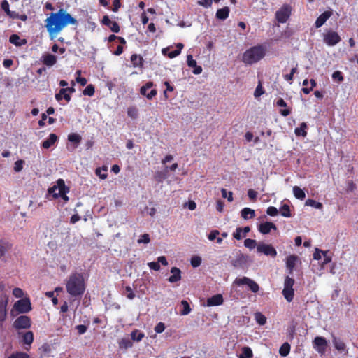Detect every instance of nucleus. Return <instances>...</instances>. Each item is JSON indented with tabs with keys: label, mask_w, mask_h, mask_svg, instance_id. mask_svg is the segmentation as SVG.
<instances>
[{
	"label": "nucleus",
	"mask_w": 358,
	"mask_h": 358,
	"mask_svg": "<svg viewBox=\"0 0 358 358\" xmlns=\"http://www.w3.org/2000/svg\"><path fill=\"white\" fill-rule=\"evenodd\" d=\"M131 62L134 67H141L143 64V57L136 54H133L131 56Z\"/></svg>",
	"instance_id": "30"
},
{
	"label": "nucleus",
	"mask_w": 358,
	"mask_h": 358,
	"mask_svg": "<svg viewBox=\"0 0 358 358\" xmlns=\"http://www.w3.org/2000/svg\"><path fill=\"white\" fill-rule=\"evenodd\" d=\"M181 305L182 306V310L180 312V315H187L191 312V308L188 302L185 300L181 301Z\"/></svg>",
	"instance_id": "42"
},
{
	"label": "nucleus",
	"mask_w": 358,
	"mask_h": 358,
	"mask_svg": "<svg viewBox=\"0 0 358 358\" xmlns=\"http://www.w3.org/2000/svg\"><path fill=\"white\" fill-rule=\"evenodd\" d=\"M165 329V324L160 322L157 324V325L155 327V331L157 334L162 333Z\"/></svg>",
	"instance_id": "54"
},
{
	"label": "nucleus",
	"mask_w": 358,
	"mask_h": 358,
	"mask_svg": "<svg viewBox=\"0 0 358 358\" xmlns=\"http://www.w3.org/2000/svg\"><path fill=\"white\" fill-rule=\"evenodd\" d=\"M313 348L320 353H323L327 346V342L324 337L317 336L313 341Z\"/></svg>",
	"instance_id": "13"
},
{
	"label": "nucleus",
	"mask_w": 358,
	"mask_h": 358,
	"mask_svg": "<svg viewBox=\"0 0 358 358\" xmlns=\"http://www.w3.org/2000/svg\"><path fill=\"white\" fill-rule=\"evenodd\" d=\"M257 194H258L257 192H256L254 189H250L248 191V196L252 201H255L256 200V199L257 197Z\"/></svg>",
	"instance_id": "59"
},
{
	"label": "nucleus",
	"mask_w": 358,
	"mask_h": 358,
	"mask_svg": "<svg viewBox=\"0 0 358 358\" xmlns=\"http://www.w3.org/2000/svg\"><path fill=\"white\" fill-rule=\"evenodd\" d=\"M9 41L14 44L16 46H22L27 43V41L25 39L20 40V36L17 34H12L9 38Z\"/></svg>",
	"instance_id": "26"
},
{
	"label": "nucleus",
	"mask_w": 358,
	"mask_h": 358,
	"mask_svg": "<svg viewBox=\"0 0 358 358\" xmlns=\"http://www.w3.org/2000/svg\"><path fill=\"white\" fill-rule=\"evenodd\" d=\"M69 191V187L65 185L63 179H59L57 181V185H54L48 189L49 193H52L54 195L66 194Z\"/></svg>",
	"instance_id": "10"
},
{
	"label": "nucleus",
	"mask_w": 358,
	"mask_h": 358,
	"mask_svg": "<svg viewBox=\"0 0 358 358\" xmlns=\"http://www.w3.org/2000/svg\"><path fill=\"white\" fill-rule=\"evenodd\" d=\"M57 139L58 137L55 134H50L49 137L43 141L41 147L45 149H48L56 143Z\"/></svg>",
	"instance_id": "22"
},
{
	"label": "nucleus",
	"mask_w": 358,
	"mask_h": 358,
	"mask_svg": "<svg viewBox=\"0 0 358 358\" xmlns=\"http://www.w3.org/2000/svg\"><path fill=\"white\" fill-rule=\"evenodd\" d=\"M266 48L263 45H257L248 49L243 55L242 61L246 64H252L263 59Z\"/></svg>",
	"instance_id": "3"
},
{
	"label": "nucleus",
	"mask_w": 358,
	"mask_h": 358,
	"mask_svg": "<svg viewBox=\"0 0 358 358\" xmlns=\"http://www.w3.org/2000/svg\"><path fill=\"white\" fill-rule=\"evenodd\" d=\"M241 215L243 219L248 220L255 217V212L250 208H244L241 210Z\"/></svg>",
	"instance_id": "27"
},
{
	"label": "nucleus",
	"mask_w": 358,
	"mask_h": 358,
	"mask_svg": "<svg viewBox=\"0 0 358 358\" xmlns=\"http://www.w3.org/2000/svg\"><path fill=\"white\" fill-rule=\"evenodd\" d=\"M223 297L222 294H217L208 298L206 301L208 306H220L223 303Z\"/></svg>",
	"instance_id": "19"
},
{
	"label": "nucleus",
	"mask_w": 358,
	"mask_h": 358,
	"mask_svg": "<svg viewBox=\"0 0 358 358\" xmlns=\"http://www.w3.org/2000/svg\"><path fill=\"white\" fill-rule=\"evenodd\" d=\"M8 358H29V357L25 352H17L11 354Z\"/></svg>",
	"instance_id": "51"
},
{
	"label": "nucleus",
	"mask_w": 358,
	"mask_h": 358,
	"mask_svg": "<svg viewBox=\"0 0 358 358\" xmlns=\"http://www.w3.org/2000/svg\"><path fill=\"white\" fill-rule=\"evenodd\" d=\"M280 212L281 215L285 217H290L292 216L289 206L287 204H283L280 209Z\"/></svg>",
	"instance_id": "40"
},
{
	"label": "nucleus",
	"mask_w": 358,
	"mask_h": 358,
	"mask_svg": "<svg viewBox=\"0 0 358 358\" xmlns=\"http://www.w3.org/2000/svg\"><path fill=\"white\" fill-rule=\"evenodd\" d=\"M323 250L316 248L313 256V259L316 260H319L321 259V255L323 254Z\"/></svg>",
	"instance_id": "63"
},
{
	"label": "nucleus",
	"mask_w": 358,
	"mask_h": 358,
	"mask_svg": "<svg viewBox=\"0 0 358 358\" xmlns=\"http://www.w3.org/2000/svg\"><path fill=\"white\" fill-rule=\"evenodd\" d=\"M13 327L17 329H29L31 327V319L28 316L21 315L15 320Z\"/></svg>",
	"instance_id": "12"
},
{
	"label": "nucleus",
	"mask_w": 358,
	"mask_h": 358,
	"mask_svg": "<svg viewBox=\"0 0 358 358\" xmlns=\"http://www.w3.org/2000/svg\"><path fill=\"white\" fill-rule=\"evenodd\" d=\"M150 238L148 234H144L140 236V238L138 239L137 243H145L147 244L150 243Z\"/></svg>",
	"instance_id": "47"
},
{
	"label": "nucleus",
	"mask_w": 358,
	"mask_h": 358,
	"mask_svg": "<svg viewBox=\"0 0 358 358\" xmlns=\"http://www.w3.org/2000/svg\"><path fill=\"white\" fill-rule=\"evenodd\" d=\"M24 160L22 159H19V160H17L15 162V166H14V171L15 172H20L23 169V164H24Z\"/></svg>",
	"instance_id": "50"
},
{
	"label": "nucleus",
	"mask_w": 358,
	"mask_h": 358,
	"mask_svg": "<svg viewBox=\"0 0 358 358\" xmlns=\"http://www.w3.org/2000/svg\"><path fill=\"white\" fill-rule=\"evenodd\" d=\"M298 260V257L295 255H291L286 259V267L289 270V274L293 273L296 262Z\"/></svg>",
	"instance_id": "20"
},
{
	"label": "nucleus",
	"mask_w": 358,
	"mask_h": 358,
	"mask_svg": "<svg viewBox=\"0 0 358 358\" xmlns=\"http://www.w3.org/2000/svg\"><path fill=\"white\" fill-rule=\"evenodd\" d=\"M332 78L334 80H337L338 82H342L343 80L342 73L339 71H334L332 74Z\"/></svg>",
	"instance_id": "55"
},
{
	"label": "nucleus",
	"mask_w": 358,
	"mask_h": 358,
	"mask_svg": "<svg viewBox=\"0 0 358 358\" xmlns=\"http://www.w3.org/2000/svg\"><path fill=\"white\" fill-rule=\"evenodd\" d=\"M171 275L169 276L168 280L171 283H174L181 280V271L177 267L171 268Z\"/></svg>",
	"instance_id": "21"
},
{
	"label": "nucleus",
	"mask_w": 358,
	"mask_h": 358,
	"mask_svg": "<svg viewBox=\"0 0 358 358\" xmlns=\"http://www.w3.org/2000/svg\"><path fill=\"white\" fill-rule=\"evenodd\" d=\"M243 231L242 227H237L233 233V237L236 240H241L243 236L241 235Z\"/></svg>",
	"instance_id": "52"
},
{
	"label": "nucleus",
	"mask_w": 358,
	"mask_h": 358,
	"mask_svg": "<svg viewBox=\"0 0 358 358\" xmlns=\"http://www.w3.org/2000/svg\"><path fill=\"white\" fill-rule=\"evenodd\" d=\"M271 229H277L275 224L271 222H265L258 226V230L262 234H269Z\"/></svg>",
	"instance_id": "17"
},
{
	"label": "nucleus",
	"mask_w": 358,
	"mask_h": 358,
	"mask_svg": "<svg viewBox=\"0 0 358 358\" xmlns=\"http://www.w3.org/2000/svg\"><path fill=\"white\" fill-rule=\"evenodd\" d=\"M229 11L230 10L227 6L218 9L216 12V17L224 20L229 17Z\"/></svg>",
	"instance_id": "24"
},
{
	"label": "nucleus",
	"mask_w": 358,
	"mask_h": 358,
	"mask_svg": "<svg viewBox=\"0 0 358 358\" xmlns=\"http://www.w3.org/2000/svg\"><path fill=\"white\" fill-rule=\"evenodd\" d=\"M1 8L4 10L6 15L10 12L9 3L6 0L2 1Z\"/></svg>",
	"instance_id": "64"
},
{
	"label": "nucleus",
	"mask_w": 358,
	"mask_h": 358,
	"mask_svg": "<svg viewBox=\"0 0 358 358\" xmlns=\"http://www.w3.org/2000/svg\"><path fill=\"white\" fill-rule=\"evenodd\" d=\"M308 127L306 122H302L300 124L299 127H297L294 130V133L296 136H302L306 137L307 136V129Z\"/></svg>",
	"instance_id": "28"
},
{
	"label": "nucleus",
	"mask_w": 358,
	"mask_h": 358,
	"mask_svg": "<svg viewBox=\"0 0 358 358\" xmlns=\"http://www.w3.org/2000/svg\"><path fill=\"white\" fill-rule=\"evenodd\" d=\"M125 291L127 292V297L129 299H134L135 297V294L134 293L131 287L129 286H127L125 287Z\"/></svg>",
	"instance_id": "60"
},
{
	"label": "nucleus",
	"mask_w": 358,
	"mask_h": 358,
	"mask_svg": "<svg viewBox=\"0 0 358 358\" xmlns=\"http://www.w3.org/2000/svg\"><path fill=\"white\" fill-rule=\"evenodd\" d=\"M68 140L70 142L74 143L78 145L80 143L82 138L78 134L71 133V134H69Z\"/></svg>",
	"instance_id": "39"
},
{
	"label": "nucleus",
	"mask_w": 358,
	"mask_h": 358,
	"mask_svg": "<svg viewBox=\"0 0 358 358\" xmlns=\"http://www.w3.org/2000/svg\"><path fill=\"white\" fill-rule=\"evenodd\" d=\"M119 345L121 348L127 349L132 347L133 343L128 338H122Z\"/></svg>",
	"instance_id": "44"
},
{
	"label": "nucleus",
	"mask_w": 358,
	"mask_h": 358,
	"mask_svg": "<svg viewBox=\"0 0 358 358\" xmlns=\"http://www.w3.org/2000/svg\"><path fill=\"white\" fill-rule=\"evenodd\" d=\"M292 8L288 4L283 5L275 13V18L279 23H285L291 15Z\"/></svg>",
	"instance_id": "6"
},
{
	"label": "nucleus",
	"mask_w": 358,
	"mask_h": 358,
	"mask_svg": "<svg viewBox=\"0 0 358 358\" xmlns=\"http://www.w3.org/2000/svg\"><path fill=\"white\" fill-rule=\"evenodd\" d=\"M95 89L93 85H88L83 91V94L85 96H92L94 94Z\"/></svg>",
	"instance_id": "43"
},
{
	"label": "nucleus",
	"mask_w": 358,
	"mask_h": 358,
	"mask_svg": "<svg viewBox=\"0 0 358 358\" xmlns=\"http://www.w3.org/2000/svg\"><path fill=\"white\" fill-rule=\"evenodd\" d=\"M266 213L270 216H276L278 214V210L274 206H269L266 210Z\"/></svg>",
	"instance_id": "53"
},
{
	"label": "nucleus",
	"mask_w": 358,
	"mask_h": 358,
	"mask_svg": "<svg viewBox=\"0 0 358 358\" xmlns=\"http://www.w3.org/2000/svg\"><path fill=\"white\" fill-rule=\"evenodd\" d=\"M57 57L50 53H45L41 57L42 63L48 67L54 66L57 63Z\"/></svg>",
	"instance_id": "18"
},
{
	"label": "nucleus",
	"mask_w": 358,
	"mask_h": 358,
	"mask_svg": "<svg viewBox=\"0 0 358 358\" xmlns=\"http://www.w3.org/2000/svg\"><path fill=\"white\" fill-rule=\"evenodd\" d=\"M45 27L50 36L60 32L68 24L76 25L78 21L63 8L52 13L45 20Z\"/></svg>",
	"instance_id": "1"
},
{
	"label": "nucleus",
	"mask_w": 358,
	"mask_h": 358,
	"mask_svg": "<svg viewBox=\"0 0 358 358\" xmlns=\"http://www.w3.org/2000/svg\"><path fill=\"white\" fill-rule=\"evenodd\" d=\"M149 268L154 271H159L160 269V265L158 262H151L148 264Z\"/></svg>",
	"instance_id": "58"
},
{
	"label": "nucleus",
	"mask_w": 358,
	"mask_h": 358,
	"mask_svg": "<svg viewBox=\"0 0 358 358\" xmlns=\"http://www.w3.org/2000/svg\"><path fill=\"white\" fill-rule=\"evenodd\" d=\"M306 206L313 207L317 209H322L323 208V205L320 202H317L314 199H308L306 200Z\"/></svg>",
	"instance_id": "38"
},
{
	"label": "nucleus",
	"mask_w": 358,
	"mask_h": 358,
	"mask_svg": "<svg viewBox=\"0 0 358 358\" xmlns=\"http://www.w3.org/2000/svg\"><path fill=\"white\" fill-rule=\"evenodd\" d=\"M255 319L259 325H264L266 322V317L259 312L255 314Z\"/></svg>",
	"instance_id": "41"
},
{
	"label": "nucleus",
	"mask_w": 358,
	"mask_h": 358,
	"mask_svg": "<svg viewBox=\"0 0 358 358\" xmlns=\"http://www.w3.org/2000/svg\"><path fill=\"white\" fill-rule=\"evenodd\" d=\"M293 194L296 199L300 200H303L306 197L304 191L298 186L293 187Z\"/></svg>",
	"instance_id": "33"
},
{
	"label": "nucleus",
	"mask_w": 358,
	"mask_h": 358,
	"mask_svg": "<svg viewBox=\"0 0 358 358\" xmlns=\"http://www.w3.org/2000/svg\"><path fill=\"white\" fill-rule=\"evenodd\" d=\"M8 303V297L7 295H3L2 301L0 302V322H3L6 319L7 306Z\"/></svg>",
	"instance_id": "14"
},
{
	"label": "nucleus",
	"mask_w": 358,
	"mask_h": 358,
	"mask_svg": "<svg viewBox=\"0 0 358 358\" xmlns=\"http://www.w3.org/2000/svg\"><path fill=\"white\" fill-rule=\"evenodd\" d=\"M156 85L152 82L148 81L145 85L141 87L140 94L145 96L148 100H152L157 94V90L155 88Z\"/></svg>",
	"instance_id": "5"
},
{
	"label": "nucleus",
	"mask_w": 358,
	"mask_h": 358,
	"mask_svg": "<svg viewBox=\"0 0 358 358\" xmlns=\"http://www.w3.org/2000/svg\"><path fill=\"white\" fill-rule=\"evenodd\" d=\"M323 41L329 46H334L341 41V38L337 32L329 30L324 34Z\"/></svg>",
	"instance_id": "8"
},
{
	"label": "nucleus",
	"mask_w": 358,
	"mask_h": 358,
	"mask_svg": "<svg viewBox=\"0 0 358 358\" xmlns=\"http://www.w3.org/2000/svg\"><path fill=\"white\" fill-rule=\"evenodd\" d=\"M34 341V334L32 331H27L22 336V342L24 344L30 345Z\"/></svg>",
	"instance_id": "36"
},
{
	"label": "nucleus",
	"mask_w": 358,
	"mask_h": 358,
	"mask_svg": "<svg viewBox=\"0 0 358 358\" xmlns=\"http://www.w3.org/2000/svg\"><path fill=\"white\" fill-rule=\"evenodd\" d=\"M248 261V256L243 254L238 255L235 260L233 261L232 264L235 267L241 266L242 264H245Z\"/></svg>",
	"instance_id": "31"
},
{
	"label": "nucleus",
	"mask_w": 358,
	"mask_h": 358,
	"mask_svg": "<svg viewBox=\"0 0 358 358\" xmlns=\"http://www.w3.org/2000/svg\"><path fill=\"white\" fill-rule=\"evenodd\" d=\"M333 12L332 10H326L323 13H322L316 20L315 22V26L316 28L321 27L327 20L332 15Z\"/></svg>",
	"instance_id": "16"
},
{
	"label": "nucleus",
	"mask_w": 358,
	"mask_h": 358,
	"mask_svg": "<svg viewBox=\"0 0 358 358\" xmlns=\"http://www.w3.org/2000/svg\"><path fill=\"white\" fill-rule=\"evenodd\" d=\"M144 333L140 331L138 329H135L131 333V338L134 341L139 342L144 338Z\"/></svg>",
	"instance_id": "34"
},
{
	"label": "nucleus",
	"mask_w": 358,
	"mask_h": 358,
	"mask_svg": "<svg viewBox=\"0 0 358 358\" xmlns=\"http://www.w3.org/2000/svg\"><path fill=\"white\" fill-rule=\"evenodd\" d=\"M76 74L78 75L76 77V82L78 83L81 86H85L87 84V80L85 78L80 77L81 71L78 70L76 71Z\"/></svg>",
	"instance_id": "46"
},
{
	"label": "nucleus",
	"mask_w": 358,
	"mask_h": 358,
	"mask_svg": "<svg viewBox=\"0 0 358 358\" xmlns=\"http://www.w3.org/2000/svg\"><path fill=\"white\" fill-rule=\"evenodd\" d=\"M187 65L189 67H192L193 68L194 66H196V65H197L196 60H194L193 59V57H192V55H187Z\"/></svg>",
	"instance_id": "57"
},
{
	"label": "nucleus",
	"mask_w": 358,
	"mask_h": 358,
	"mask_svg": "<svg viewBox=\"0 0 358 358\" xmlns=\"http://www.w3.org/2000/svg\"><path fill=\"white\" fill-rule=\"evenodd\" d=\"M162 54L165 56H167L170 59H173L180 54V50L176 49L174 50L170 51L169 48H166L162 50Z\"/></svg>",
	"instance_id": "32"
},
{
	"label": "nucleus",
	"mask_w": 358,
	"mask_h": 358,
	"mask_svg": "<svg viewBox=\"0 0 358 358\" xmlns=\"http://www.w3.org/2000/svg\"><path fill=\"white\" fill-rule=\"evenodd\" d=\"M244 245L250 250H252L256 247L257 242L254 239L247 238L244 241Z\"/></svg>",
	"instance_id": "45"
},
{
	"label": "nucleus",
	"mask_w": 358,
	"mask_h": 358,
	"mask_svg": "<svg viewBox=\"0 0 358 358\" xmlns=\"http://www.w3.org/2000/svg\"><path fill=\"white\" fill-rule=\"evenodd\" d=\"M55 97L57 101H60L64 99L67 103L69 102L71 99V95L66 92L65 88H61L59 92L55 94Z\"/></svg>",
	"instance_id": "23"
},
{
	"label": "nucleus",
	"mask_w": 358,
	"mask_h": 358,
	"mask_svg": "<svg viewBox=\"0 0 358 358\" xmlns=\"http://www.w3.org/2000/svg\"><path fill=\"white\" fill-rule=\"evenodd\" d=\"M220 234V232L218 230H213L210 232V234L208 236V238L210 241H213L217 238V236Z\"/></svg>",
	"instance_id": "62"
},
{
	"label": "nucleus",
	"mask_w": 358,
	"mask_h": 358,
	"mask_svg": "<svg viewBox=\"0 0 358 358\" xmlns=\"http://www.w3.org/2000/svg\"><path fill=\"white\" fill-rule=\"evenodd\" d=\"M15 309L20 313H27L31 310L29 299L24 298L17 301L14 304Z\"/></svg>",
	"instance_id": "9"
},
{
	"label": "nucleus",
	"mask_w": 358,
	"mask_h": 358,
	"mask_svg": "<svg viewBox=\"0 0 358 358\" xmlns=\"http://www.w3.org/2000/svg\"><path fill=\"white\" fill-rule=\"evenodd\" d=\"M127 115L131 119H136L138 116V110L136 106H130L127 108Z\"/></svg>",
	"instance_id": "37"
},
{
	"label": "nucleus",
	"mask_w": 358,
	"mask_h": 358,
	"mask_svg": "<svg viewBox=\"0 0 358 358\" xmlns=\"http://www.w3.org/2000/svg\"><path fill=\"white\" fill-rule=\"evenodd\" d=\"M257 250L259 253H262L271 257H275L277 256L276 250L271 244H266L264 243H259L257 246Z\"/></svg>",
	"instance_id": "11"
},
{
	"label": "nucleus",
	"mask_w": 358,
	"mask_h": 358,
	"mask_svg": "<svg viewBox=\"0 0 358 358\" xmlns=\"http://www.w3.org/2000/svg\"><path fill=\"white\" fill-rule=\"evenodd\" d=\"M13 294L16 297V298H21L22 297V296L24 295V292L22 291V289L19 288V287H15L13 289Z\"/></svg>",
	"instance_id": "56"
},
{
	"label": "nucleus",
	"mask_w": 358,
	"mask_h": 358,
	"mask_svg": "<svg viewBox=\"0 0 358 358\" xmlns=\"http://www.w3.org/2000/svg\"><path fill=\"white\" fill-rule=\"evenodd\" d=\"M66 289L67 293L73 297L82 296L86 289L83 275L79 273L71 274L66 281Z\"/></svg>",
	"instance_id": "2"
},
{
	"label": "nucleus",
	"mask_w": 358,
	"mask_h": 358,
	"mask_svg": "<svg viewBox=\"0 0 358 358\" xmlns=\"http://www.w3.org/2000/svg\"><path fill=\"white\" fill-rule=\"evenodd\" d=\"M264 93V90L262 87V83L259 82L258 85L257 86L255 92H254V96L255 98L259 97L261 95H262Z\"/></svg>",
	"instance_id": "49"
},
{
	"label": "nucleus",
	"mask_w": 358,
	"mask_h": 358,
	"mask_svg": "<svg viewBox=\"0 0 358 358\" xmlns=\"http://www.w3.org/2000/svg\"><path fill=\"white\" fill-rule=\"evenodd\" d=\"M290 345L288 343H284L279 349V353L282 357H286L290 352Z\"/></svg>",
	"instance_id": "35"
},
{
	"label": "nucleus",
	"mask_w": 358,
	"mask_h": 358,
	"mask_svg": "<svg viewBox=\"0 0 358 358\" xmlns=\"http://www.w3.org/2000/svg\"><path fill=\"white\" fill-rule=\"evenodd\" d=\"M201 264V258L199 256H194L191 259V265L194 268H196L199 266Z\"/></svg>",
	"instance_id": "48"
},
{
	"label": "nucleus",
	"mask_w": 358,
	"mask_h": 358,
	"mask_svg": "<svg viewBox=\"0 0 358 358\" xmlns=\"http://www.w3.org/2000/svg\"><path fill=\"white\" fill-rule=\"evenodd\" d=\"M295 283L294 278L286 276L284 280V287L282 294L287 302H291L294 296V289L293 288Z\"/></svg>",
	"instance_id": "4"
},
{
	"label": "nucleus",
	"mask_w": 358,
	"mask_h": 358,
	"mask_svg": "<svg viewBox=\"0 0 358 358\" xmlns=\"http://www.w3.org/2000/svg\"><path fill=\"white\" fill-rule=\"evenodd\" d=\"M234 283L238 286L245 285L254 293L258 292V291L259 289V285L255 281H254L253 280H252L248 277H243L241 278H236V280H234Z\"/></svg>",
	"instance_id": "7"
},
{
	"label": "nucleus",
	"mask_w": 358,
	"mask_h": 358,
	"mask_svg": "<svg viewBox=\"0 0 358 358\" xmlns=\"http://www.w3.org/2000/svg\"><path fill=\"white\" fill-rule=\"evenodd\" d=\"M102 24L107 26L114 33L120 32V28L119 24L115 21H112L108 15H104L102 21Z\"/></svg>",
	"instance_id": "15"
},
{
	"label": "nucleus",
	"mask_w": 358,
	"mask_h": 358,
	"mask_svg": "<svg viewBox=\"0 0 358 358\" xmlns=\"http://www.w3.org/2000/svg\"><path fill=\"white\" fill-rule=\"evenodd\" d=\"M238 358H252L253 352L248 346H244L241 348V353L238 356Z\"/></svg>",
	"instance_id": "29"
},
{
	"label": "nucleus",
	"mask_w": 358,
	"mask_h": 358,
	"mask_svg": "<svg viewBox=\"0 0 358 358\" xmlns=\"http://www.w3.org/2000/svg\"><path fill=\"white\" fill-rule=\"evenodd\" d=\"M79 334H83L87 331V327L84 324H78L76 327Z\"/></svg>",
	"instance_id": "61"
},
{
	"label": "nucleus",
	"mask_w": 358,
	"mask_h": 358,
	"mask_svg": "<svg viewBox=\"0 0 358 358\" xmlns=\"http://www.w3.org/2000/svg\"><path fill=\"white\" fill-rule=\"evenodd\" d=\"M333 343H334L335 348L338 351H339L341 352L345 351L346 345H345V343L340 338L334 337L333 338Z\"/></svg>",
	"instance_id": "25"
}]
</instances>
